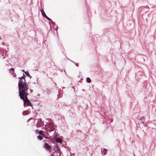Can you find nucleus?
Wrapping results in <instances>:
<instances>
[{"label": "nucleus", "instance_id": "13", "mask_svg": "<svg viewBox=\"0 0 156 156\" xmlns=\"http://www.w3.org/2000/svg\"><path fill=\"white\" fill-rule=\"evenodd\" d=\"M44 17H45L48 20L52 21L50 19L49 17H48L47 16H45Z\"/></svg>", "mask_w": 156, "mask_h": 156}, {"label": "nucleus", "instance_id": "9", "mask_svg": "<svg viewBox=\"0 0 156 156\" xmlns=\"http://www.w3.org/2000/svg\"><path fill=\"white\" fill-rule=\"evenodd\" d=\"M37 138L40 140H41L43 139V136L40 135H39L37 136Z\"/></svg>", "mask_w": 156, "mask_h": 156}, {"label": "nucleus", "instance_id": "14", "mask_svg": "<svg viewBox=\"0 0 156 156\" xmlns=\"http://www.w3.org/2000/svg\"><path fill=\"white\" fill-rule=\"evenodd\" d=\"M44 138H46V139H48L49 138L48 137L45 136H44V135L43 136Z\"/></svg>", "mask_w": 156, "mask_h": 156}, {"label": "nucleus", "instance_id": "17", "mask_svg": "<svg viewBox=\"0 0 156 156\" xmlns=\"http://www.w3.org/2000/svg\"><path fill=\"white\" fill-rule=\"evenodd\" d=\"M76 66H79V65H78L77 63H76Z\"/></svg>", "mask_w": 156, "mask_h": 156}, {"label": "nucleus", "instance_id": "10", "mask_svg": "<svg viewBox=\"0 0 156 156\" xmlns=\"http://www.w3.org/2000/svg\"><path fill=\"white\" fill-rule=\"evenodd\" d=\"M28 114V112L27 111H24L23 112V114L24 115H27Z\"/></svg>", "mask_w": 156, "mask_h": 156}, {"label": "nucleus", "instance_id": "1", "mask_svg": "<svg viewBox=\"0 0 156 156\" xmlns=\"http://www.w3.org/2000/svg\"><path fill=\"white\" fill-rule=\"evenodd\" d=\"M20 78H19L20 79L18 84L19 95L20 99L23 101L24 104L28 106H32L31 103L28 99L27 96L32 92L33 90L26 82L24 74Z\"/></svg>", "mask_w": 156, "mask_h": 156}, {"label": "nucleus", "instance_id": "15", "mask_svg": "<svg viewBox=\"0 0 156 156\" xmlns=\"http://www.w3.org/2000/svg\"><path fill=\"white\" fill-rule=\"evenodd\" d=\"M39 132L38 131V130H36L35 131V132L36 133H39Z\"/></svg>", "mask_w": 156, "mask_h": 156}, {"label": "nucleus", "instance_id": "7", "mask_svg": "<svg viewBox=\"0 0 156 156\" xmlns=\"http://www.w3.org/2000/svg\"><path fill=\"white\" fill-rule=\"evenodd\" d=\"M38 133L41 136H43L44 135V134L43 133V132L42 130L40 131Z\"/></svg>", "mask_w": 156, "mask_h": 156}, {"label": "nucleus", "instance_id": "8", "mask_svg": "<svg viewBox=\"0 0 156 156\" xmlns=\"http://www.w3.org/2000/svg\"><path fill=\"white\" fill-rule=\"evenodd\" d=\"M86 80L87 82L88 83H90L91 82V80L90 79L89 77H87L86 78Z\"/></svg>", "mask_w": 156, "mask_h": 156}, {"label": "nucleus", "instance_id": "18", "mask_svg": "<svg viewBox=\"0 0 156 156\" xmlns=\"http://www.w3.org/2000/svg\"><path fill=\"white\" fill-rule=\"evenodd\" d=\"M44 142H45V141H46V140H44Z\"/></svg>", "mask_w": 156, "mask_h": 156}, {"label": "nucleus", "instance_id": "5", "mask_svg": "<svg viewBox=\"0 0 156 156\" xmlns=\"http://www.w3.org/2000/svg\"><path fill=\"white\" fill-rule=\"evenodd\" d=\"M107 151L105 149H104L102 151H101L102 154L103 155H104L106 154L107 153Z\"/></svg>", "mask_w": 156, "mask_h": 156}, {"label": "nucleus", "instance_id": "6", "mask_svg": "<svg viewBox=\"0 0 156 156\" xmlns=\"http://www.w3.org/2000/svg\"><path fill=\"white\" fill-rule=\"evenodd\" d=\"M41 12L42 15L44 16V17H45V16H46V15L45 13L43 10L41 9Z\"/></svg>", "mask_w": 156, "mask_h": 156}, {"label": "nucleus", "instance_id": "3", "mask_svg": "<svg viewBox=\"0 0 156 156\" xmlns=\"http://www.w3.org/2000/svg\"><path fill=\"white\" fill-rule=\"evenodd\" d=\"M44 147L45 148L49 150L51 149V147L48 144L45 143L44 144Z\"/></svg>", "mask_w": 156, "mask_h": 156}, {"label": "nucleus", "instance_id": "4", "mask_svg": "<svg viewBox=\"0 0 156 156\" xmlns=\"http://www.w3.org/2000/svg\"><path fill=\"white\" fill-rule=\"evenodd\" d=\"M42 123L41 122V120L40 119L38 120V122L36 124V126L37 127L39 128L42 126Z\"/></svg>", "mask_w": 156, "mask_h": 156}, {"label": "nucleus", "instance_id": "11", "mask_svg": "<svg viewBox=\"0 0 156 156\" xmlns=\"http://www.w3.org/2000/svg\"><path fill=\"white\" fill-rule=\"evenodd\" d=\"M10 72L11 73H13L14 72V69L13 68H11L10 69Z\"/></svg>", "mask_w": 156, "mask_h": 156}, {"label": "nucleus", "instance_id": "2", "mask_svg": "<svg viewBox=\"0 0 156 156\" xmlns=\"http://www.w3.org/2000/svg\"><path fill=\"white\" fill-rule=\"evenodd\" d=\"M55 129V127L53 124L49 125L48 128L47 129V131L50 132L54 131Z\"/></svg>", "mask_w": 156, "mask_h": 156}, {"label": "nucleus", "instance_id": "12", "mask_svg": "<svg viewBox=\"0 0 156 156\" xmlns=\"http://www.w3.org/2000/svg\"><path fill=\"white\" fill-rule=\"evenodd\" d=\"M25 74L27 75V76H30V75L29 73L27 72H25Z\"/></svg>", "mask_w": 156, "mask_h": 156}, {"label": "nucleus", "instance_id": "16", "mask_svg": "<svg viewBox=\"0 0 156 156\" xmlns=\"http://www.w3.org/2000/svg\"><path fill=\"white\" fill-rule=\"evenodd\" d=\"M33 119V118H30V119H29L27 121H30V119Z\"/></svg>", "mask_w": 156, "mask_h": 156}]
</instances>
